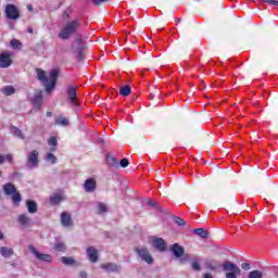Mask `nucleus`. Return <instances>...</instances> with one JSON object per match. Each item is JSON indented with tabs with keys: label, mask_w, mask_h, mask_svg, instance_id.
Masks as SVG:
<instances>
[{
	"label": "nucleus",
	"mask_w": 278,
	"mask_h": 278,
	"mask_svg": "<svg viewBox=\"0 0 278 278\" xmlns=\"http://www.w3.org/2000/svg\"><path fill=\"white\" fill-rule=\"evenodd\" d=\"M60 75V70L54 68L50 72V77H47L45 71L37 68V79L41 81L42 86L46 88V92H51V90H55V84L58 81V77ZM50 79V80H49Z\"/></svg>",
	"instance_id": "nucleus-1"
},
{
	"label": "nucleus",
	"mask_w": 278,
	"mask_h": 278,
	"mask_svg": "<svg viewBox=\"0 0 278 278\" xmlns=\"http://www.w3.org/2000/svg\"><path fill=\"white\" fill-rule=\"evenodd\" d=\"M223 270L226 278H238L242 275V269H240L233 262H225L223 264Z\"/></svg>",
	"instance_id": "nucleus-2"
},
{
	"label": "nucleus",
	"mask_w": 278,
	"mask_h": 278,
	"mask_svg": "<svg viewBox=\"0 0 278 278\" xmlns=\"http://www.w3.org/2000/svg\"><path fill=\"white\" fill-rule=\"evenodd\" d=\"M77 27H79V21L77 20L66 24L65 27L61 29L59 38H61L62 40H68L71 36H73L75 31H77Z\"/></svg>",
	"instance_id": "nucleus-3"
},
{
	"label": "nucleus",
	"mask_w": 278,
	"mask_h": 278,
	"mask_svg": "<svg viewBox=\"0 0 278 278\" xmlns=\"http://www.w3.org/2000/svg\"><path fill=\"white\" fill-rule=\"evenodd\" d=\"M135 253L139 260H141V262H146V264H149V266L153 265V255H151L148 247H137L135 248Z\"/></svg>",
	"instance_id": "nucleus-4"
},
{
	"label": "nucleus",
	"mask_w": 278,
	"mask_h": 278,
	"mask_svg": "<svg viewBox=\"0 0 278 278\" xmlns=\"http://www.w3.org/2000/svg\"><path fill=\"white\" fill-rule=\"evenodd\" d=\"M40 152L38 150H31L27 157H26V167H28L30 170L33 168H38V164H40Z\"/></svg>",
	"instance_id": "nucleus-5"
},
{
	"label": "nucleus",
	"mask_w": 278,
	"mask_h": 278,
	"mask_svg": "<svg viewBox=\"0 0 278 278\" xmlns=\"http://www.w3.org/2000/svg\"><path fill=\"white\" fill-rule=\"evenodd\" d=\"M4 14L9 21H18L21 18V11L14 4H7Z\"/></svg>",
	"instance_id": "nucleus-6"
},
{
	"label": "nucleus",
	"mask_w": 278,
	"mask_h": 278,
	"mask_svg": "<svg viewBox=\"0 0 278 278\" xmlns=\"http://www.w3.org/2000/svg\"><path fill=\"white\" fill-rule=\"evenodd\" d=\"M28 251L35 255L40 262H47L48 264H51L53 262V257L50 254H42L36 249L34 245H28Z\"/></svg>",
	"instance_id": "nucleus-7"
},
{
	"label": "nucleus",
	"mask_w": 278,
	"mask_h": 278,
	"mask_svg": "<svg viewBox=\"0 0 278 278\" xmlns=\"http://www.w3.org/2000/svg\"><path fill=\"white\" fill-rule=\"evenodd\" d=\"M10 66H12V52L0 53V68H10Z\"/></svg>",
	"instance_id": "nucleus-8"
},
{
	"label": "nucleus",
	"mask_w": 278,
	"mask_h": 278,
	"mask_svg": "<svg viewBox=\"0 0 278 278\" xmlns=\"http://www.w3.org/2000/svg\"><path fill=\"white\" fill-rule=\"evenodd\" d=\"M67 99L76 108H79V102L77 101V87L71 86L67 88Z\"/></svg>",
	"instance_id": "nucleus-9"
},
{
	"label": "nucleus",
	"mask_w": 278,
	"mask_h": 278,
	"mask_svg": "<svg viewBox=\"0 0 278 278\" xmlns=\"http://www.w3.org/2000/svg\"><path fill=\"white\" fill-rule=\"evenodd\" d=\"M73 49L77 53V59L79 62L84 60V46H81V38L76 39V41L73 43Z\"/></svg>",
	"instance_id": "nucleus-10"
},
{
	"label": "nucleus",
	"mask_w": 278,
	"mask_h": 278,
	"mask_svg": "<svg viewBox=\"0 0 278 278\" xmlns=\"http://www.w3.org/2000/svg\"><path fill=\"white\" fill-rule=\"evenodd\" d=\"M172 253H174V257L178 260L179 257H184L186 254V249L184 247L179 245V243H174L170 248Z\"/></svg>",
	"instance_id": "nucleus-11"
},
{
	"label": "nucleus",
	"mask_w": 278,
	"mask_h": 278,
	"mask_svg": "<svg viewBox=\"0 0 278 278\" xmlns=\"http://www.w3.org/2000/svg\"><path fill=\"white\" fill-rule=\"evenodd\" d=\"M87 255L89 257V262L92 264H97V262H99V252L97 249H94V247H89L87 249Z\"/></svg>",
	"instance_id": "nucleus-12"
},
{
	"label": "nucleus",
	"mask_w": 278,
	"mask_h": 278,
	"mask_svg": "<svg viewBox=\"0 0 278 278\" xmlns=\"http://www.w3.org/2000/svg\"><path fill=\"white\" fill-rule=\"evenodd\" d=\"M85 192H94L97 190V180L94 178H88L84 184Z\"/></svg>",
	"instance_id": "nucleus-13"
},
{
	"label": "nucleus",
	"mask_w": 278,
	"mask_h": 278,
	"mask_svg": "<svg viewBox=\"0 0 278 278\" xmlns=\"http://www.w3.org/2000/svg\"><path fill=\"white\" fill-rule=\"evenodd\" d=\"M101 268L103 270H105L106 273H119L121 271V265H117L114 263L101 264Z\"/></svg>",
	"instance_id": "nucleus-14"
},
{
	"label": "nucleus",
	"mask_w": 278,
	"mask_h": 278,
	"mask_svg": "<svg viewBox=\"0 0 278 278\" xmlns=\"http://www.w3.org/2000/svg\"><path fill=\"white\" fill-rule=\"evenodd\" d=\"M152 244L154 247V249H156V251H161L164 252L166 251V241H164V239L162 238H154L152 241Z\"/></svg>",
	"instance_id": "nucleus-15"
},
{
	"label": "nucleus",
	"mask_w": 278,
	"mask_h": 278,
	"mask_svg": "<svg viewBox=\"0 0 278 278\" xmlns=\"http://www.w3.org/2000/svg\"><path fill=\"white\" fill-rule=\"evenodd\" d=\"M30 101L35 105L36 110H40V106L42 105V91H36Z\"/></svg>",
	"instance_id": "nucleus-16"
},
{
	"label": "nucleus",
	"mask_w": 278,
	"mask_h": 278,
	"mask_svg": "<svg viewBox=\"0 0 278 278\" xmlns=\"http://www.w3.org/2000/svg\"><path fill=\"white\" fill-rule=\"evenodd\" d=\"M61 225H63V227H73V219L71 218V214L66 212L61 214Z\"/></svg>",
	"instance_id": "nucleus-17"
},
{
	"label": "nucleus",
	"mask_w": 278,
	"mask_h": 278,
	"mask_svg": "<svg viewBox=\"0 0 278 278\" xmlns=\"http://www.w3.org/2000/svg\"><path fill=\"white\" fill-rule=\"evenodd\" d=\"M17 223H20L22 227H29L31 225V218L27 216V214H22L17 217Z\"/></svg>",
	"instance_id": "nucleus-18"
},
{
	"label": "nucleus",
	"mask_w": 278,
	"mask_h": 278,
	"mask_svg": "<svg viewBox=\"0 0 278 278\" xmlns=\"http://www.w3.org/2000/svg\"><path fill=\"white\" fill-rule=\"evenodd\" d=\"M0 255H1V257H4L5 260H8V258L12 257V255H14V249L8 248V247H1Z\"/></svg>",
	"instance_id": "nucleus-19"
},
{
	"label": "nucleus",
	"mask_w": 278,
	"mask_h": 278,
	"mask_svg": "<svg viewBox=\"0 0 278 278\" xmlns=\"http://www.w3.org/2000/svg\"><path fill=\"white\" fill-rule=\"evenodd\" d=\"M26 206L29 214H36V212H38V204L36 203V201L26 200Z\"/></svg>",
	"instance_id": "nucleus-20"
},
{
	"label": "nucleus",
	"mask_w": 278,
	"mask_h": 278,
	"mask_svg": "<svg viewBox=\"0 0 278 278\" xmlns=\"http://www.w3.org/2000/svg\"><path fill=\"white\" fill-rule=\"evenodd\" d=\"M204 266L207 270H218V268H220V264H218V262H216L215 260L206 261Z\"/></svg>",
	"instance_id": "nucleus-21"
},
{
	"label": "nucleus",
	"mask_w": 278,
	"mask_h": 278,
	"mask_svg": "<svg viewBox=\"0 0 278 278\" xmlns=\"http://www.w3.org/2000/svg\"><path fill=\"white\" fill-rule=\"evenodd\" d=\"M3 190H4V194H7L8 197H11V194L16 193V187L12 184H5L3 186Z\"/></svg>",
	"instance_id": "nucleus-22"
},
{
	"label": "nucleus",
	"mask_w": 278,
	"mask_h": 278,
	"mask_svg": "<svg viewBox=\"0 0 278 278\" xmlns=\"http://www.w3.org/2000/svg\"><path fill=\"white\" fill-rule=\"evenodd\" d=\"M55 125H60L61 127H68L71 125V122L64 116H58L55 118Z\"/></svg>",
	"instance_id": "nucleus-23"
},
{
	"label": "nucleus",
	"mask_w": 278,
	"mask_h": 278,
	"mask_svg": "<svg viewBox=\"0 0 278 278\" xmlns=\"http://www.w3.org/2000/svg\"><path fill=\"white\" fill-rule=\"evenodd\" d=\"M62 201H64V195L62 194L55 193L50 198L51 205H58L59 203H62Z\"/></svg>",
	"instance_id": "nucleus-24"
},
{
	"label": "nucleus",
	"mask_w": 278,
	"mask_h": 278,
	"mask_svg": "<svg viewBox=\"0 0 278 278\" xmlns=\"http://www.w3.org/2000/svg\"><path fill=\"white\" fill-rule=\"evenodd\" d=\"M193 233L200 236V238H203L204 240H207V238H210V232H207V230H205L204 228L194 229Z\"/></svg>",
	"instance_id": "nucleus-25"
},
{
	"label": "nucleus",
	"mask_w": 278,
	"mask_h": 278,
	"mask_svg": "<svg viewBox=\"0 0 278 278\" xmlns=\"http://www.w3.org/2000/svg\"><path fill=\"white\" fill-rule=\"evenodd\" d=\"M119 94H122V97H129L131 94V87L129 85L121 87Z\"/></svg>",
	"instance_id": "nucleus-26"
},
{
	"label": "nucleus",
	"mask_w": 278,
	"mask_h": 278,
	"mask_svg": "<svg viewBox=\"0 0 278 278\" xmlns=\"http://www.w3.org/2000/svg\"><path fill=\"white\" fill-rule=\"evenodd\" d=\"M248 278H264V271L254 269L248 274Z\"/></svg>",
	"instance_id": "nucleus-27"
},
{
	"label": "nucleus",
	"mask_w": 278,
	"mask_h": 278,
	"mask_svg": "<svg viewBox=\"0 0 278 278\" xmlns=\"http://www.w3.org/2000/svg\"><path fill=\"white\" fill-rule=\"evenodd\" d=\"M97 214H108V204L99 202L97 205Z\"/></svg>",
	"instance_id": "nucleus-28"
},
{
	"label": "nucleus",
	"mask_w": 278,
	"mask_h": 278,
	"mask_svg": "<svg viewBox=\"0 0 278 278\" xmlns=\"http://www.w3.org/2000/svg\"><path fill=\"white\" fill-rule=\"evenodd\" d=\"M2 92L5 94V97H12V94L16 92V89L13 86H5L2 89Z\"/></svg>",
	"instance_id": "nucleus-29"
},
{
	"label": "nucleus",
	"mask_w": 278,
	"mask_h": 278,
	"mask_svg": "<svg viewBox=\"0 0 278 278\" xmlns=\"http://www.w3.org/2000/svg\"><path fill=\"white\" fill-rule=\"evenodd\" d=\"M13 135L16 136V138H20L21 140H25V135L23 134V130H21L18 127L12 126L11 127Z\"/></svg>",
	"instance_id": "nucleus-30"
},
{
	"label": "nucleus",
	"mask_w": 278,
	"mask_h": 278,
	"mask_svg": "<svg viewBox=\"0 0 278 278\" xmlns=\"http://www.w3.org/2000/svg\"><path fill=\"white\" fill-rule=\"evenodd\" d=\"M106 162L109 166H115V168H118V161H116V157L110 154H106Z\"/></svg>",
	"instance_id": "nucleus-31"
},
{
	"label": "nucleus",
	"mask_w": 278,
	"mask_h": 278,
	"mask_svg": "<svg viewBox=\"0 0 278 278\" xmlns=\"http://www.w3.org/2000/svg\"><path fill=\"white\" fill-rule=\"evenodd\" d=\"M61 262H62V264H64L65 266H73V264H75V258L62 256V257H61Z\"/></svg>",
	"instance_id": "nucleus-32"
},
{
	"label": "nucleus",
	"mask_w": 278,
	"mask_h": 278,
	"mask_svg": "<svg viewBox=\"0 0 278 278\" xmlns=\"http://www.w3.org/2000/svg\"><path fill=\"white\" fill-rule=\"evenodd\" d=\"M48 144L50 148V151H55V148L58 147V138L55 137H51L49 140H48Z\"/></svg>",
	"instance_id": "nucleus-33"
},
{
	"label": "nucleus",
	"mask_w": 278,
	"mask_h": 278,
	"mask_svg": "<svg viewBox=\"0 0 278 278\" xmlns=\"http://www.w3.org/2000/svg\"><path fill=\"white\" fill-rule=\"evenodd\" d=\"M173 220L178 225V227H186V220H184V218L174 216Z\"/></svg>",
	"instance_id": "nucleus-34"
},
{
	"label": "nucleus",
	"mask_w": 278,
	"mask_h": 278,
	"mask_svg": "<svg viewBox=\"0 0 278 278\" xmlns=\"http://www.w3.org/2000/svg\"><path fill=\"white\" fill-rule=\"evenodd\" d=\"M23 200V198L21 197V193L16 192L12 194V202L16 203V205H18V203H21V201Z\"/></svg>",
	"instance_id": "nucleus-35"
},
{
	"label": "nucleus",
	"mask_w": 278,
	"mask_h": 278,
	"mask_svg": "<svg viewBox=\"0 0 278 278\" xmlns=\"http://www.w3.org/2000/svg\"><path fill=\"white\" fill-rule=\"evenodd\" d=\"M54 251H59V252H64L66 251V244L60 242V243H55L53 247Z\"/></svg>",
	"instance_id": "nucleus-36"
},
{
	"label": "nucleus",
	"mask_w": 278,
	"mask_h": 278,
	"mask_svg": "<svg viewBox=\"0 0 278 278\" xmlns=\"http://www.w3.org/2000/svg\"><path fill=\"white\" fill-rule=\"evenodd\" d=\"M46 160L50 163V164H55V162H58V157H55V154L53 153H48L46 155Z\"/></svg>",
	"instance_id": "nucleus-37"
},
{
	"label": "nucleus",
	"mask_w": 278,
	"mask_h": 278,
	"mask_svg": "<svg viewBox=\"0 0 278 278\" xmlns=\"http://www.w3.org/2000/svg\"><path fill=\"white\" fill-rule=\"evenodd\" d=\"M11 47L12 49H21V47H23V43L18 41V39H12Z\"/></svg>",
	"instance_id": "nucleus-38"
},
{
	"label": "nucleus",
	"mask_w": 278,
	"mask_h": 278,
	"mask_svg": "<svg viewBox=\"0 0 278 278\" xmlns=\"http://www.w3.org/2000/svg\"><path fill=\"white\" fill-rule=\"evenodd\" d=\"M5 160L8 162H12V154H7V155L0 154V165L4 164Z\"/></svg>",
	"instance_id": "nucleus-39"
},
{
	"label": "nucleus",
	"mask_w": 278,
	"mask_h": 278,
	"mask_svg": "<svg viewBox=\"0 0 278 278\" xmlns=\"http://www.w3.org/2000/svg\"><path fill=\"white\" fill-rule=\"evenodd\" d=\"M191 268L195 270V273H199L201 270V264L199 263V261H192Z\"/></svg>",
	"instance_id": "nucleus-40"
},
{
	"label": "nucleus",
	"mask_w": 278,
	"mask_h": 278,
	"mask_svg": "<svg viewBox=\"0 0 278 278\" xmlns=\"http://www.w3.org/2000/svg\"><path fill=\"white\" fill-rule=\"evenodd\" d=\"M119 165H121L122 168H127V166H129V160L123 159V160L119 162Z\"/></svg>",
	"instance_id": "nucleus-41"
},
{
	"label": "nucleus",
	"mask_w": 278,
	"mask_h": 278,
	"mask_svg": "<svg viewBox=\"0 0 278 278\" xmlns=\"http://www.w3.org/2000/svg\"><path fill=\"white\" fill-rule=\"evenodd\" d=\"M242 270H251V264L249 263H242L241 264Z\"/></svg>",
	"instance_id": "nucleus-42"
},
{
	"label": "nucleus",
	"mask_w": 278,
	"mask_h": 278,
	"mask_svg": "<svg viewBox=\"0 0 278 278\" xmlns=\"http://www.w3.org/2000/svg\"><path fill=\"white\" fill-rule=\"evenodd\" d=\"M93 5H100L101 3H105L108 0H91Z\"/></svg>",
	"instance_id": "nucleus-43"
},
{
	"label": "nucleus",
	"mask_w": 278,
	"mask_h": 278,
	"mask_svg": "<svg viewBox=\"0 0 278 278\" xmlns=\"http://www.w3.org/2000/svg\"><path fill=\"white\" fill-rule=\"evenodd\" d=\"M148 205H150L151 207H157V202L153 200H148Z\"/></svg>",
	"instance_id": "nucleus-44"
},
{
	"label": "nucleus",
	"mask_w": 278,
	"mask_h": 278,
	"mask_svg": "<svg viewBox=\"0 0 278 278\" xmlns=\"http://www.w3.org/2000/svg\"><path fill=\"white\" fill-rule=\"evenodd\" d=\"M265 3H271V5H278V1L276 0H263Z\"/></svg>",
	"instance_id": "nucleus-45"
},
{
	"label": "nucleus",
	"mask_w": 278,
	"mask_h": 278,
	"mask_svg": "<svg viewBox=\"0 0 278 278\" xmlns=\"http://www.w3.org/2000/svg\"><path fill=\"white\" fill-rule=\"evenodd\" d=\"M188 260H190V256L188 254H186L181 260L180 263L185 264V262H188Z\"/></svg>",
	"instance_id": "nucleus-46"
},
{
	"label": "nucleus",
	"mask_w": 278,
	"mask_h": 278,
	"mask_svg": "<svg viewBox=\"0 0 278 278\" xmlns=\"http://www.w3.org/2000/svg\"><path fill=\"white\" fill-rule=\"evenodd\" d=\"M220 194H223L224 197H227V194H229V191L227 189H222Z\"/></svg>",
	"instance_id": "nucleus-47"
},
{
	"label": "nucleus",
	"mask_w": 278,
	"mask_h": 278,
	"mask_svg": "<svg viewBox=\"0 0 278 278\" xmlns=\"http://www.w3.org/2000/svg\"><path fill=\"white\" fill-rule=\"evenodd\" d=\"M79 277H81V278H87V277H88V273H86V271H80V273H79Z\"/></svg>",
	"instance_id": "nucleus-48"
},
{
	"label": "nucleus",
	"mask_w": 278,
	"mask_h": 278,
	"mask_svg": "<svg viewBox=\"0 0 278 278\" xmlns=\"http://www.w3.org/2000/svg\"><path fill=\"white\" fill-rule=\"evenodd\" d=\"M203 278H214V276L211 273L203 274Z\"/></svg>",
	"instance_id": "nucleus-49"
},
{
	"label": "nucleus",
	"mask_w": 278,
	"mask_h": 278,
	"mask_svg": "<svg viewBox=\"0 0 278 278\" xmlns=\"http://www.w3.org/2000/svg\"><path fill=\"white\" fill-rule=\"evenodd\" d=\"M0 240H5V235H3V231L0 230Z\"/></svg>",
	"instance_id": "nucleus-50"
},
{
	"label": "nucleus",
	"mask_w": 278,
	"mask_h": 278,
	"mask_svg": "<svg viewBox=\"0 0 278 278\" xmlns=\"http://www.w3.org/2000/svg\"><path fill=\"white\" fill-rule=\"evenodd\" d=\"M46 116L51 117V116H53V113H52L51 111H48V112L46 113Z\"/></svg>",
	"instance_id": "nucleus-51"
},
{
	"label": "nucleus",
	"mask_w": 278,
	"mask_h": 278,
	"mask_svg": "<svg viewBox=\"0 0 278 278\" xmlns=\"http://www.w3.org/2000/svg\"><path fill=\"white\" fill-rule=\"evenodd\" d=\"M27 10H29V11L31 12V11H34V7L28 5V7H27Z\"/></svg>",
	"instance_id": "nucleus-52"
},
{
	"label": "nucleus",
	"mask_w": 278,
	"mask_h": 278,
	"mask_svg": "<svg viewBox=\"0 0 278 278\" xmlns=\"http://www.w3.org/2000/svg\"><path fill=\"white\" fill-rule=\"evenodd\" d=\"M28 34H34V28H28Z\"/></svg>",
	"instance_id": "nucleus-53"
},
{
	"label": "nucleus",
	"mask_w": 278,
	"mask_h": 278,
	"mask_svg": "<svg viewBox=\"0 0 278 278\" xmlns=\"http://www.w3.org/2000/svg\"><path fill=\"white\" fill-rule=\"evenodd\" d=\"M202 86H205V81L202 80Z\"/></svg>",
	"instance_id": "nucleus-54"
},
{
	"label": "nucleus",
	"mask_w": 278,
	"mask_h": 278,
	"mask_svg": "<svg viewBox=\"0 0 278 278\" xmlns=\"http://www.w3.org/2000/svg\"><path fill=\"white\" fill-rule=\"evenodd\" d=\"M232 203H236V200H235V199H232Z\"/></svg>",
	"instance_id": "nucleus-55"
},
{
	"label": "nucleus",
	"mask_w": 278,
	"mask_h": 278,
	"mask_svg": "<svg viewBox=\"0 0 278 278\" xmlns=\"http://www.w3.org/2000/svg\"><path fill=\"white\" fill-rule=\"evenodd\" d=\"M151 99H153V96H150Z\"/></svg>",
	"instance_id": "nucleus-56"
}]
</instances>
